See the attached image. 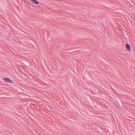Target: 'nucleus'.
Listing matches in <instances>:
<instances>
[{
  "label": "nucleus",
  "mask_w": 135,
  "mask_h": 135,
  "mask_svg": "<svg viewBox=\"0 0 135 135\" xmlns=\"http://www.w3.org/2000/svg\"><path fill=\"white\" fill-rule=\"evenodd\" d=\"M3 80L6 82L9 83H13V81L9 78H5L3 79Z\"/></svg>",
  "instance_id": "f257e3e1"
},
{
  "label": "nucleus",
  "mask_w": 135,
  "mask_h": 135,
  "mask_svg": "<svg viewBox=\"0 0 135 135\" xmlns=\"http://www.w3.org/2000/svg\"><path fill=\"white\" fill-rule=\"evenodd\" d=\"M125 46L126 48L128 51L129 52L131 51L130 46L128 44H127L125 45Z\"/></svg>",
  "instance_id": "f03ea898"
},
{
  "label": "nucleus",
  "mask_w": 135,
  "mask_h": 135,
  "mask_svg": "<svg viewBox=\"0 0 135 135\" xmlns=\"http://www.w3.org/2000/svg\"><path fill=\"white\" fill-rule=\"evenodd\" d=\"M33 3L35 4H39V2L37 0H30Z\"/></svg>",
  "instance_id": "7ed1b4c3"
},
{
  "label": "nucleus",
  "mask_w": 135,
  "mask_h": 135,
  "mask_svg": "<svg viewBox=\"0 0 135 135\" xmlns=\"http://www.w3.org/2000/svg\"><path fill=\"white\" fill-rule=\"evenodd\" d=\"M26 3L28 4V3H30V2H29V1H27V2H26Z\"/></svg>",
  "instance_id": "20e7f679"
},
{
  "label": "nucleus",
  "mask_w": 135,
  "mask_h": 135,
  "mask_svg": "<svg viewBox=\"0 0 135 135\" xmlns=\"http://www.w3.org/2000/svg\"><path fill=\"white\" fill-rule=\"evenodd\" d=\"M32 105H33V104L32 103H31L30 104V106L31 107H32Z\"/></svg>",
  "instance_id": "39448f33"
},
{
  "label": "nucleus",
  "mask_w": 135,
  "mask_h": 135,
  "mask_svg": "<svg viewBox=\"0 0 135 135\" xmlns=\"http://www.w3.org/2000/svg\"><path fill=\"white\" fill-rule=\"evenodd\" d=\"M24 1L26 3V2L25 1V0H24Z\"/></svg>",
  "instance_id": "423d86ee"
},
{
  "label": "nucleus",
  "mask_w": 135,
  "mask_h": 135,
  "mask_svg": "<svg viewBox=\"0 0 135 135\" xmlns=\"http://www.w3.org/2000/svg\"><path fill=\"white\" fill-rule=\"evenodd\" d=\"M134 96L135 97V95H134Z\"/></svg>",
  "instance_id": "0eeeda50"
},
{
  "label": "nucleus",
  "mask_w": 135,
  "mask_h": 135,
  "mask_svg": "<svg viewBox=\"0 0 135 135\" xmlns=\"http://www.w3.org/2000/svg\"><path fill=\"white\" fill-rule=\"evenodd\" d=\"M91 92H92V90H91Z\"/></svg>",
  "instance_id": "6e6552de"
}]
</instances>
